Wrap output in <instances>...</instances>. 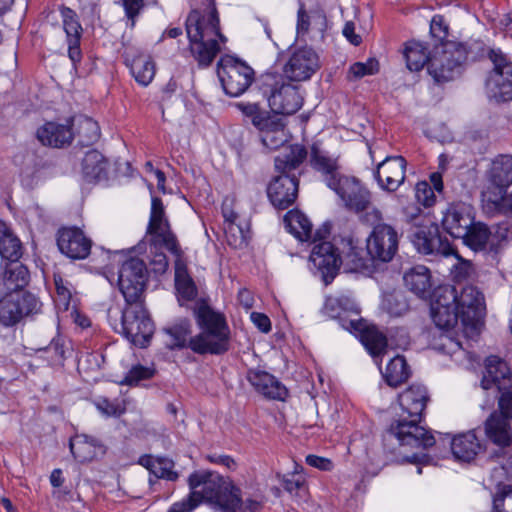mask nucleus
I'll list each match as a JSON object with an SVG mask.
<instances>
[{"label":"nucleus","instance_id":"0eeeda50","mask_svg":"<svg viewBox=\"0 0 512 512\" xmlns=\"http://www.w3.org/2000/svg\"><path fill=\"white\" fill-rule=\"evenodd\" d=\"M475 59L476 55L464 44L437 49L428 63V73L437 83L448 82L460 73L464 62Z\"/></svg>","mask_w":512,"mask_h":512},{"label":"nucleus","instance_id":"58836bf2","mask_svg":"<svg viewBox=\"0 0 512 512\" xmlns=\"http://www.w3.org/2000/svg\"><path fill=\"white\" fill-rule=\"evenodd\" d=\"M108 161L97 150L88 151L82 161V173L86 181L96 182L108 177Z\"/></svg>","mask_w":512,"mask_h":512},{"label":"nucleus","instance_id":"c9c22d12","mask_svg":"<svg viewBox=\"0 0 512 512\" xmlns=\"http://www.w3.org/2000/svg\"><path fill=\"white\" fill-rule=\"evenodd\" d=\"M481 449L482 445L474 430L455 436L451 442L454 457L464 462L473 460Z\"/></svg>","mask_w":512,"mask_h":512},{"label":"nucleus","instance_id":"dca6fc26","mask_svg":"<svg viewBox=\"0 0 512 512\" xmlns=\"http://www.w3.org/2000/svg\"><path fill=\"white\" fill-rule=\"evenodd\" d=\"M399 235L396 229L386 223H378L367 238V252L376 260L389 262L398 251Z\"/></svg>","mask_w":512,"mask_h":512},{"label":"nucleus","instance_id":"1a4fd4ad","mask_svg":"<svg viewBox=\"0 0 512 512\" xmlns=\"http://www.w3.org/2000/svg\"><path fill=\"white\" fill-rule=\"evenodd\" d=\"M121 327L125 337L134 345L146 347L153 335L154 325L144 306V300L125 301Z\"/></svg>","mask_w":512,"mask_h":512},{"label":"nucleus","instance_id":"09e8293b","mask_svg":"<svg viewBox=\"0 0 512 512\" xmlns=\"http://www.w3.org/2000/svg\"><path fill=\"white\" fill-rule=\"evenodd\" d=\"M383 309L394 317H400L407 313L409 305L405 295L402 292L387 293L382 301Z\"/></svg>","mask_w":512,"mask_h":512},{"label":"nucleus","instance_id":"680f3d73","mask_svg":"<svg viewBox=\"0 0 512 512\" xmlns=\"http://www.w3.org/2000/svg\"><path fill=\"white\" fill-rule=\"evenodd\" d=\"M54 284L59 301L67 309L72 296L70 283L65 281L60 275H54Z\"/></svg>","mask_w":512,"mask_h":512},{"label":"nucleus","instance_id":"7c9ffc66","mask_svg":"<svg viewBox=\"0 0 512 512\" xmlns=\"http://www.w3.org/2000/svg\"><path fill=\"white\" fill-rule=\"evenodd\" d=\"M1 270L0 292L22 291L28 284L29 271L19 260L4 262Z\"/></svg>","mask_w":512,"mask_h":512},{"label":"nucleus","instance_id":"c756f323","mask_svg":"<svg viewBox=\"0 0 512 512\" xmlns=\"http://www.w3.org/2000/svg\"><path fill=\"white\" fill-rule=\"evenodd\" d=\"M74 137L72 121L66 124L47 122L37 130L38 140L46 146L61 148L69 145Z\"/></svg>","mask_w":512,"mask_h":512},{"label":"nucleus","instance_id":"423d86ee","mask_svg":"<svg viewBox=\"0 0 512 512\" xmlns=\"http://www.w3.org/2000/svg\"><path fill=\"white\" fill-rule=\"evenodd\" d=\"M236 107L256 128L266 148L276 150L288 141L286 124L281 117L270 114L257 102H239Z\"/></svg>","mask_w":512,"mask_h":512},{"label":"nucleus","instance_id":"cd10ccee","mask_svg":"<svg viewBox=\"0 0 512 512\" xmlns=\"http://www.w3.org/2000/svg\"><path fill=\"white\" fill-rule=\"evenodd\" d=\"M457 306L461 312V321L464 326L478 317L485 307L483 294L472 285L462 288L460 294L457 293Z\"/></svg>","mask_w":512,"mask_h":512},{"label":"nucleus","instance_id":"de8ad7c7","mask_svg":"<svg viewBox=\"0 0 512 512\" xmlns=\"http://www.w3.org/2000/svg\"><path fill=\"white\" fill-rule=\"evenodd\" d=\"M163 331L170 337L167 343L170 349L188 347V336L191 334V324L188 320H180L175 325L164 328Z\"/></svg>","mask_w":512,"mask_h":512},{"label":"nucleus","instance_id":"3c124183","mask_svg":"<svg viewBox=\"0 0 512 512\" xmlns=\"http://www.w3.org/2000/svg\"><path fill=\"white\" fill-rule=\"evenodd\" d=\"M506 192L492 191L488 188L483 192V198L491 203L494 208L503 214L512 215V193L509 195Z\"/></svg>","mask_w":512,"mask_h":512},{"label":"nucleus","instance_id":"473e14b6","mask_svg":"<svg viewBox=\"0 0 512 512\" xmlns=\"http://www.w3.org/2000/svg\"><path fill=\"white\" fill-rule=\"evenodd\" d=\"M69 448L75 460L80 463L93 461L105 453L104 446L97 439L84 434L72 437Z\"/></svg>","mask_w":512,"mask_h":512},{"label":"nucleus","instance_id":"bf43d9fd","mask_svg":"<svg viewBox=\"0 0 512 512\" xmlns=\"http://www.w3.org/2000/svg\"><path fill=\"white\" fill-rule=\"evenodd\" d=\"M415 198L417 202L424 207H431L436 201L433 188L426 181H421L416 184Z\"/></svg>","mask_w":512,"mask_h":512},{"label":"nucleus","instance_id":"412c9836","mask_svg":"<svg viewBox=\"0 0 512 512\" xmlns=\"http://www.w3.org/2000/svg\"><path fill=\"white\" fill-rule=\"evenodd\" d=\"M407 161L403 156H387L377 164L374 177L379 187L395 192L405 181Z\"/></svg>","mask_w":512,"mask_h":512},{"label":"nucleus","instance_id":"9b49d317","mask_svg":"<svg viewBox=\"0 0 512 512\" xmlns=\"http://www.w3.org/2000/svg\"><path fill=\"white\" fill-rule=\"evenodd\" d=\"M217 75L227 95L243 94L254 81V70L245 62L231 56L222 57L217 64Z\"/></svg>","mask_w":512,"mask_h":512},{"label":"nucleus","instance_id":"774afa93","mask_svg":"<svg viewBox=\"0 0 512 512\" xmlns=\"http://www.w3.org/2000/svg\"><path fill=\"white\" fill-rule=\"evenodd\" d=\"M199 505L197 498L192 497V492L190 491L189 495L179 501L174 503L168 512H191Z\"/></svg>","mask_w":512,"mask_h":512},{"label":"nucleus","instance_id":"0e129e2a","mask_svg":"<svg viewBox=\"0 0 512 512\" xmlns=\"http://www.w3.org/2000/svg\"><path fill=\"white\" fill-rule=\"evenodd\" d=\"M319 20L321 24H324L325 17L321 13H316L312 16L308 15L303 6L298 10V19H297V31L298 33H306L309 29V25L311 20Z\"/></svg>","mask_w":512,"mask_h":512},{"label":"nucleus","instance_id":"864d4df0","mask_svg":"<svg viewBox=\"0 0 512 512\" xmlns=\"http://www.w3.org/2000/svg\"><path fill=\"white\" fill-rule=\"evenodd\" d=\"M222 213L225 220L229 222L227 233L234 237L233 240L228 239L229 244L234 247L246 244V237L243 231L234 223L237 218V214L233 210L229 209L225 203L222 207Z\"/></svg>","mask_w":512,"mask_h":512},{"label":"nucleus","instance_id":"37998d69","mask_svg":"<svg viewBox=\"0 0 512 512\" xmlns=\"http://www.w3.org/2000/svg\"><path fill=\"white\" fill-rule=\"evenodd\" d=\"M0 255L4 262L18 261L22 256L20 240L0 222Z\"/></svg>","mask_w":512,"mask_h":512},{"label":"nucleus","instance_id":"f8f14e48","mask_svg":"<svg viewBox=\"0 0 512 512\" xmlns=\"http://www.w3.org/2000/svg\"><path fill=\"white\" fill-rule=\"evenodd\" d=\"M151 249L158 250L165 248L175 257L182 255L175 234L171 231L170 225L165 218L164 206L160 198H153L151 205L150 221L148 225Z\"/></svg>","mask_w":512,"mask_h":512},{"label":"nucleus","instance_id":"f704fd0d","mask_svg":"<svg viewBox=\"0 0 512 512\" xmlns=\"http://www.w3.org/2000/svg\"><path fill=\"white\" fill-rule=\"evenodd\" d=\"M310 163L313 169L320 172L327 186L330 188L342 176L337 158L328 156L315 145L311 149Z\"/></svg>","mask_w":512,"mask_h":512},{"label":"nucleus","instance_id":"c85d7f7f","mask_svg":"<svg viewBox=\"0 0 512 512\" xmlns=\"http://www.w3.org/2000/svg\"><path fill=\"white\" fill-rule=\"evenodd\" d=\"M284 222L289 231L300 241L316 242L318 239H324L325 235L328 234L327 229H319L313 232L312 223L299 210L289 211L284 217Z\"/></svg>","mask_w":512,"mask_h":512},{"label":"nucleus","instance_id":"8fccbe9b","mask_svg":"<svg viewBox=\"0 0 512 512\" xmlns=\"http://www.w3.org/2000/svg\"><path fill=\"white\" fill-rule=\"evenodd\" d=\"M78 136L83 145H91L100 137L98 123L89 117H80L77 121Z\"/></svg>","mask_w":512,"mask_h":512},{"label":"nucleus","instance_id":"4d7b16f0","mask_svg":"<svg viewBox=\"0 0 512 512\" xmlns=\"http://www.w3.org/2000/svg\"><path fill=\"white\" fill-rule=\"evenodd\" d=\"M452 255H455L457 259V263L453 265L451 270L453 279L456 282L469 279L474 272L472 263L460 257L455 251Z\"/></svg>","mask_w":512,"mask_h":512},{"label":"nucleus","instance_id":"f03ea898","mask_svg":"<svg viewBox=\"0 0 512 512\" xmlns=\"http://www.w3.org/2000/svg\"><path fill=\"white\" fill-rule=\"evenodd\" d=\"M186 32L190 52L200 67L209 66L221 50L219 41L226 38L219 29V18L215 9L206 14L198 10L189 13L186 19Z\"/></svg>","mask_w":512,"mask_h":512},{"label":"nucleus","instance_id":"4be33fe9","mask_svg":"<svg viewBox=\"0 0 512 512\" xmlns=\"http://www.w3.org/2000/svg\"><path fill=\"white\" fill-rule=\"evenodd\" d=\"M319 68V58L309 47L296 49L284 66L285 76L292 81L309 79Z\"/></svg>","mask_w":512,"mask_h":512},{"label":"nucleus","instance_id":"338daca9","mask_svg":"<svg viewBox=\"0 0 512 512\" xmlns=\"http://www.w3.org/2000/svg\"><path fill=\"white\" fill-rule=\"evenodd\" d=\"M501 395L498 399V407L499 414L504 415V417L509 420L512 419V390L507 388L506 390L500 391Z\"/></svg>","mask_w":512,"mask_h":512},{"label":"nucleus","instance_id":"2eb2a0df","mask_svg":"<svg viewBox=\"0 0 512 512\" xmlns=\"http://www.w3.org/2000/svg\"><path fill=\"white\" fill-rule=\"evenodd\" d=\"M431 317L439 329H451L461 319L457 306V289L454 286L444 285L435 290Z\"/></svg>","mask_w":512,"mask_h":512},{"label":"nucleus","instance_id":"a19ab883","mask_svg":"<svg viewBox=\"0 0 512 512\" xmlns=\"http://www.w3.org/2000/svg\"><path fill=\"white\" fill-rule=\"evenodd\" d=\"M126 63L130 67L131 74L140 85L147 86L151 83L156 69L150 56L139 54L130 60L129 55H127Z\"/></svg>","mask_w":512,"mask_h":512},{"label":"nucleus","instance_id":"c03bdc74","mask_svg":"<svg viewBox=\"0 0 512 512\" xmlns=\"http://www.w3.org/2000/svg\"><path fill=\"white\" fill-rule=\"evenodd\" d=\"M404 57L410 71H420L428 65L431 58L428 47L418 41H409L405 44Z\"/></svg>","mask_w":512,"mask_h":512},{"label":"nucleus","instance_id":"49530a36","mask_svg":"<svg viewBox=\"0 0 512 512\" xmlns=\"http://www.w3.org/2000/svg\"><path fill=\"white\" fill-rule=\"evenodd\" d=\"M384 377L389 386L397 387L410 376V369L403 356H396L387 364Z\"/></svg>","mask_w":512,"mask_h":512},{"label":"nucleus","instance_id":"aec40b11","mask_svg":"<svg viewBox=\"0 0 512 512\" xmlns=\"http://www.w3.org/2000/svg\"><path fill=\"white\" fill-rule=\"evenodd\" d=\"M312 243L314 246L311 250L310 261L321 272L325 283L329 284L341 266L338 246L323 241V239H318V241Z\"/></svg>","mask_w":512,"mask_h":512},{"label":"nucleus","instance_id":"bb28decb","mask_svg":"<svg viewBox=\"0 0 512 512\" xmlns=\"http://www.w3.org/2000/svg\"><path fill=\"white\" fill-rule=\"evenodd\" d=\"M246 378L254 389L266 398L284 400L287 396L286 387L266 371L250 369L247 372Z\"/></svg>","mask_w":512,"mask_h":512},{"label":"nucleus","instance_id":"6e6552de","mask_svg":"<svg viewBox=\"0 0 512 512\" xmlns=\"http://www.w3.org/2000/svg\"><path fill=\"white\" fill-rule=\"evenodd\" d=\"M487 56L493 65L486 80L489 98L497 102L512 99V61L500 48H489Z\"/></svg>","mask_w":512,"mask_h":512},{"label":"nucleus","instance_id":"72a5a7b5","mask_svg":"<svg viewBox=\"0 0 512 512\" xmlns=\"http://www.w3.org/2000/svg\"><path fill=\"white\" fill-rule=\"evenodd\" d=\"M405 286L416 296L422 299L430 297L432 290V276L430 270L423 265H416L405 272Z\"/></svg>","mask_w":512,"mask_h":512},{"label":"nucleus","instance_id":"6e6d98bb","mask_svg":"<svg viewBox=\"0 0 512 512\" xmlns=\"http://www.w3.org/2000/svg\"><path fill=\"white\" fill-rule=\"evenodd\" d=\"M494 512H512V486L503 485L493 498Z\"/></svg>","mask_w":512,"mask_h":512},{"label":"nucleus","instance_id":"6ab92c4d","mask_svg":"<svg viewBox=\"0 0 512 512\" xmlns=\"http://www.w3.org/2000/svg\"><path fill=\"white\" fill-rule=\"evenodd\" d=\"M56 242L60 252L72 260H83L90 255L92 240L78 227H62Z\"/></svg>","mask_w":512,"mask_h":512},{"label":"nucleus","instance_id":"2f4dec72","mask_svg":"<svg viewBox=\"0 0 512 512\" xmlns=\"http://www.w3.org/2000/svg\"><path fill=\"white\" fill-rule=\"evenodd\" d=\"M486 437L499 447H508L512 443V428L510 420L494 411L484 423Z\"/></svg>","mask_w":512,"mask_h":512},{"label":"nucleus","instance_id":"20e7f679","mask_svg":"<svg viewBox=\"0 0 512 512\" xmlns=\"http://www.w3.org/2000/svg\"><path fill=\"white\" fill-rule=\"evenodd\" d=\"M324 309L331 318H339L343 328L358 332L362 344L373 357L385 352L386 336L376 326L368 325L360 318V311L350 295L327 298Z\"/></svg>","mask_w":512,"mask_h":512},{"label":"nucleus","instance_id":"9d476101","mask_svg":"<svg viewBox=\"0 0 512 512\" xmlns=\"http://www.w3.org/2000/svg\"><path fill=\"white\" fill-rule=\"evenodd\" d=\"M263 96L275 114L291 115L303 105V97L298 87L285 83L282 79L267 75L263 82Z\"/></svg>","mask_w":512,"mask_h":512},{"label":"nucleus","instance_id":"e2e57ef3","mask_svg":"<svg viewBox=\"0 0 512 512\" xmlns=\"http://www.w3.org/2000/svg\"><path fill=\"white\" fill-rule=\"evenodd\" d=\"M127 19L130 21V27L133 28L136 18L144 7V0H121Z\"/></svg>","mask_w":512,"mask_h":512},{"label":"nucleus","instance_id":"13d9d810","mask_svg":"<svg viewBox=\"0 0 512 512\" xmlns=\"http://www.w3.org/2000/svg\"><path fill=\"white\" fill-rule=\"evenodd\" d=\"M154 369L142 365L133 366L126 374L123 384L133 386L137 385L140 381L150 379L154 375Z\"/></svg>","mask_w":512,"mask_h":512},{"label":"nucleus","instance_id":"79ce46f5","mask_svg":"<svg viewBox=\"0 0 512 512\" xmlns=\"http://www.w3.org/2000/svg\"><path fill=\"white\" fill-rule=\"evenodd\" d=\"M139 464L149 470L156 478L175 481L179 475L174 471V462L165 457L141 456Z\"/></svg>","mask_w":512,"mask_h":512},{"label":"nucleus","instance_id":"f257e3e1","mask_svg":"<svg viewBox=\"0 0 512 512\" xmlns=\"http://www.w3.org/2000/svg\"><path fill=\"white\" fill-rule=\"evenodd\" d=\"M402 414L394 420L384 435V441L395 438L400 446L415 449H427L435 444V438L423 426L420 420L429 400L423 385L409 386L398 396Z\"/></svg>","mask_w":512,"mask_h":512},{"label":"nucleus","instance_id":"a211bd4d","mask_svg":"<svg viewBox=\"0 0 512 512\" xmlns=\"http://www.w3.org/2000/svg\"><path fill=\"white\" fill-rule=\"evenodd\" d=\"M463 243L474 251L489 249L497 252L502 242L507 239V229L497 227L492 231L486 224L474 222L467 229V234L461 237Z\"/></svg>","mask_w":512,"mask_h":512},{"label":"nucleus","instance_id":"5fc2aeb1","mask_svg":"<svg viewBox=\"0 0 512 512\" xmlns=\"http://www.w3.org/2000/svg\"><path fill=\"white\" fill-rule=\"evenodd\" d=\"M438 337L439 343L435 345V348L443 353L453 355L458 351L462 350V342L454 337L450 329H444Z\"/></svg>","mask_w":512,"mask_h":512},{"label":"nucleus","instance_id":"69168bd1","mask_svg":"<svg viewBox=\"0 0 512 512\" xmlns=\"http://www.w3.org/2000/svg\"><path fill=\"white\" fill-rule=\"evenodd\" d=\"M378 69V64L375 61H368L367 63L357 62L354 63L349 70L355 78H361L366 75L374 74Z\"/></svg>","mask_w":512,"mask_h":512},{"label":"nucleus","instance_id":"39448f33","mask_svg":"<svg viewBox=\"0 0 512 512\" xmlns=\"http://www.w3.org/2000/svg\"><path fill=\"white\" fill-rule=\"evenodd\" d=\"M201 332L189 338L188 347L197 354L222 355L230 349L231 333L224 314L206 303L194 309Z\"/></svg>","mask_w":512,"mask_h":512},{"label":"nucleus","instance_id":"5701e85b","mask_svg":"<svg viewBox=\"0 0 512 512\" xmlns=\"http://www.w3.org/2000/svg\"><path fill=\"white\" fill-rule=\"evenodd\" d=\"M473 221V208L464 202H457L449 204L443 212L442 226L452 237L461 238L467 234Z\"/></svg>","mask_w":512,"mask_h":512},{"label":"nucleus","instance_id":"4468645a","mask_svg":"<svg viewBox=\"0 0 512 512\" xmlns=\"http://www.w3.org/2000/svg\"><path fill=\"white\" fill-rule=\"evenodd\" d=\"M40 308L41 303L31 293L6 292L0 299V324L5 327L13 326L24 317L38 313Z\"/></svg>","mask_w":512,"mask_h":512},{"label":"nucleus","instance_id":"f3484780","mask_svg":"<svg viewBox=\"0 0 512 512\" xmlns=\"http://www.w3.org/2000/svg\"><path fill=\"white\" fill-rule=\"evenodd\" d=\"M330 189L335 191L345 208L356 213L368 209L371 204V192L356 177L342 175Z\"/></svg>","mask_w":512,"mask_h":512},{"label":"nucleus","instance_id":"603ef678","mask_svg":"<svg viewBox=\"0 0 512 512\" xmlns=\"http://www.w3.org/2000/svg\"><path fill=\"white\" fill-rule=\"evenodd\" d=\"M60 13L63 21V28L67 39L81 38L82 27L78 21L77 14L71 8L62 6Z\"/></svg>","mask_w":512,"mask_h":512},{"label":"nucleus","instance_id":"052dcab7","mask_svg":"<svg viewBox=\"0 0 512 512\" xmlns=\"http://www.w3.org/2000/svg\"><path fill=\"white\" fill-rule=\"evenodd\" d=\"M96 408L105 416L117 417L124 413L125 407L118 400L100 398L95 402Z\"/></svg>","mask_w":512,"mask_h":512},{"label":"nucleus","instance_id":"4c0bfd02","mask_svg":"<svg viewBox=\"0 0 512 512\" xmlns=\"http://www.w3.org/2000/svg\"><path fill=\"white\" fill-rule=\"evenodd\" d=\"M307 150L303 145H290L275 158V169L282 175H295L293 173L307 158Z\"/></svg>","mask_w":512,"mask_h":512},{"label":"nucleus","instance_id":"ddd939ff","mask_svg":"<svg viewBox=\"0 0 512 512\" xmlns=\"http://www.w3.org/2000/svg\"><path fill=\"white\" fill-rule=\"evenodd\" d=\"M148 276L147 266L142 259L131 257L123 262L119 269L118 286L125 301L144 300Z\"/></svg>","mask_w":512,"mask_h":512},{"label":"nucleus","instance_id":"ea45409f","mask_svg":"<svg viewBox=\"0 0 512 512\" xmlns=\"http://www.w3.org/2000/svg\"><path fill=\"white\" fill-rule=\"evenodd\" d=\"M337 246L341 265H346L348 270H357L365 266L363 250L351 236L341 238Z\"/></svg>","mask_w":512,"mask_h":512},{"label":"nucleus","instance_id":"393cba45","mask_svg":"<svg viewBox=\"0 0 512 512\" xmlns=\"http://www.w3.org/2000/svg\"><path fill=\"white\" fill-rule=\"evenodd\" d=\"M511 386L512 372L508 364L498 356L491 355L487 357L481 387L484 390L496 387L498 391H502L511 388Z\"/></svg>","mask_w":512,"mask_h":512},{"label":"nucleus","instance_id":"a18cd8bd","mask_svg":"<svg viewBox=\"0 0 512 512\" xmlns=\"http://www.w3.org/2000/svg\"><path fill=\"white\" fill-rule=\"evenodd\" d=\"M180 258L181 256L176 257L175 262V286L179 296L189 301L197 296V288Z\"/></svg>","mask_w":512,"mask_h":512},{"label":"nucleus","instance_id":"e433bc0d","mask_svg":"<svg viewBox=\"0 0 512 512\" xmlns=\"http://www.w3.org/2000/svg\"><path fill=\"white\" fill-rule=\"evenodd\" d=\"M489 181L493 185L492 191L506 192L512 184V156L500 155L492 162Z\"/></svg>","mask_w":512,"mask_h":512},{"label":"nucleus","instance_id":"a878e982","mask_svg":"<svg viewBox=\"0 0 512 512\" xmlns=\"http://www.w3.org/2000/svg\"><path fill=\"white\" fill-rule=\"evenodd\" d=\"M413 243L417 250L425 255L450 256L453 247L446 238H442L437 227L420 229L414 234Z\"/></svg>","mask_w":512,"mask_h":512},{"label":"nucleus","instance_id":"b1692460","mask_svg":"<svg viewBox=\"0 0 512 512\" xmlns=\"http://www.w3.org/2000/svg\"><path fill=\"white\" fill-rule=\"evenodd\" d=\"M298 186L299 182L296 175L279 174L269 184L267 194L273 206L284 210L296 200Z\"/></svg>","mask_w":512,"mask_h":512},{"label":"nucleus","instance_id":"7ed1b4c3","mask_svg":"<svg viewBox=\"0 0 512 512\" xmlns=\"http://www.w3.org/2000/svg\"><path fill=\"white\" fill-rule=\"evenodd\" d=\"M188 485L199 504L207 502L216 512H237L241 506V490L216 472L195 471L190 474Z\"/></svg>","mask_w":512,"mask_h":512}]
</instances>
